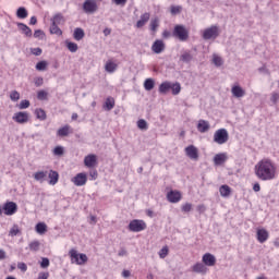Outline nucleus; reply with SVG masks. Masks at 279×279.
Wrapping results in <instances>:
<instances>
[{
  "label": "nucleus",
  "mask_w": 279,
  "mask_h": 279,
  "mask_svg": "<svg viewBox=\"0 0 279 279\" xmlns=\"http://www.w3.org/2000/svg\"><path fill=\"white\" fill-rule=\"evenodd\" d=\"M255 175L267 182L276 179V166L269 159H263L255 166Z\"/></svg>",
  "instance_id": "obj_1"
},
{
  "label": "nucleus",
  "mask_w": 279,
  "mask_h": 279,
  "mask_svg": "<svg viewBox=\"0 0 279 279\" xmlns=\"http://www.w3.org/2000/svg\"><path fill=\"white\" fill-rule=\"evenodd\" d=\"M170 90H172V95H180L182 86L180 85V83H171L169 81L162 82L159 85V93L161 95H167Z\"/></svg>",
  "instance_id": "obj_2"
},
{
  "label": "nucleus",
  "mask_w": 279,
  "mask_h": 279,
  "mask_svg": "<svg viewBox=\"0 0 279 279\" xmlns=\"http://www.w3.org/2000/svg\"><path fill=\"white\" fill-rule=\"evenodd\" d=\"M221 32L219 31V26L211 25L208 28H205L202 35L203 40H217Z\"/></svg>",
  "instance_id": "obj_3"
},
{
  "label": "nucleus",
  "mask_w": 279,
  "mask_h": 279,
  "mask_svg": "<svg viewBox=\"0 0 279 279\" xmlns=\"http://www.w3.org/2000/svg\"><path fill=\"white\" fill-rule=\"evenodd\" d=\"M172 36L181 40V43H184L189 40V31L186 29V27H184V25L178 24L174 26Z\"/></svg>",
  "instance_id": "obj_4"
},
{
  "label": "nucleus",
  "mask_w": 279,
  "mask_h": 279,
  "mask_svg": "<svg viewBox=\"0 0 279 279\" xmlns=\"http://www.w3.org/2000/svg\"><path fill=\"white\" fill-rule=\"evenodd\" d=\"M228 138H230V135L226 129H219L214 134V142L218 145H225V143H228Z\"/></svg>",
  "instance_id": "obj_5"
},
{
  "label": "nucleus",
  "mask_w": 279,
  "mask_h": 279,
  "mask_svg": "<svg viewBox=\"0 0 279 279\" xmlns=\"http://www.w3.org/2000/svg\"><path fill=\"white\" fill-rule=\"evenodd\" d=\"M70 257H71V262L75 263V265H84L88 260V257L86 256V254L77 253V251L73 248L70 251Z\"/></svg>",
  "instance_id": "obj_6"
},
{
  "label": "nucleus",
  "mask_w": 279,
  "mask_h": 279,
  "mask_svg": "<svg viewBox=\"0 0 279 279\" xmlns=\"http://www.w3.org/2000/svg\"><path fill=\"white\" fill-rule=\"evenodd\" d=\"M129 230L130 232H143V230H147V223H145V220H131L129 223Z\"/></svg>",
  "instance_id": "obj_7"
},
{
  "label": "nucleus",
  "mask_w": 279,
  "mask_h": 279,
  "mask_svg": "<svg viewBox=\"0 0 279 279\" xmlns=\"http://www.w3.org/2000/svg\"><path fill=\"white\" fill-rule=\"evenodd\" d=\"M16 210H19V205L14 202H7L2 206V213L7 215V217H12V215H15Z\"/></svg>",
  "instance_id": "obj_8"
},
{
  "label": "nucleus",
  "mask_w": 279,
  "mask_h": 279,
  "mask_svg": "<svg viewBox=\"0 0 279 279\" xmlns=\"http://www.w3.org/2000/svg\"><path fill=\"white\" fill-rule=\"evenodd\" d=\"M83 10L86 14H95L98 10L97 2H95V0H86L83 3Z\"/></svg>",
  "instance_id": "obj_9"
},
{
  "label": "nucleus",
  "mask_w": 279,
  "mask_h": 279,
  "mask_svg": "<svg viewBox=\"0 0 279 279\" xmlns=\"http://www.w3.org/2000/svg\"><path fill=\"white\" fill-rule=\"evenodd\" d=\"M13 121H15V123L25 124L29 121V113L26 111H19L14 113Z\"/></svg>",
  "instance_id": "obj_10"
},
{
  "label": "nucleus",
  "mask_w": 279,
  "mask_h": 279,
  "mask_svg": "<svg viewBox=\"0 0 279 279\" xmlns=\"http://www.w3.org/2000/svg\"><path fill=\"white\" fill-rule=\"evenodd\" d=\"M205 267H215L217 265V257L210 253H205L202 257Z\"/></svg>",
  "instance_id": "obj_11"
},
{
  "label": "nucleus",
  "mask_w": 279,
  "mask_h": 279,
  "mask_svg": "<svg viewBox=\"0 0 279 279\" xmlns=\"http://www.w3.org/2000/svg\"><path fill=\"white\" fill-rule=\"evenodd\" d=\"M185 154L190 157L191 160H198L199 159V150L194 145H190L185 147Z\"/></svg>",
  "instance_id": "obj_12"
},
{
  "label": "nucleus",
  "mask_w": 279,
  "mask_h": 279,
  "mask_svg": "<svg viewBox=\"0 0 279 279\" xmlns=\"http://www.w3.org/2000/svg\"><path fill=\"white\" fill-rule=\"evenodd\" d=\"M73 184L75 186H84L86 182H88V178L86 177V173H77L73 179H72Z\"/></svg>",
  "instance_id": "obj_13"
},
{
  "label": "nucleus",
  "mask_w": 279,
  "mask_h": 279,
  "mask_svg": "<svg viewBox=\"0 0 279 279\" xmlns=\"http://www.w3.org/2000/svg\"><path fill=\"white\" fill-rule=\"evenodd\" d=\"M167 199L171 204H178V202H180V199H182V194L179 191L171 190L167 194Z\"/></svg>",
  "instance_id": "obj_14"
},
{
  "label": "nucleus",
  "mask_w": 279,
  "mask_h": 279,
  "mask_svg": "<svg viewBox=\"0 0 279 279\" xmlns=\"http://www.w3.org/2000/svg\"><path fill=\"white\" fill-rule=\"evenodd\" d=\"M151 51L154 53H162V51H165V41H162L161 39L155 40L151 46Z\"/></svg>",
  "instance_id": "obj_15"
},
{
  "label": "nucleus",
  "mask_w": 279,
  "mask_h": 279,
  "mask_svg": "<svg viewBox=\"0 0 279 279\" xmlns=\"http://www.w3.org/2000/svg\"><path fill=\"white\" fill-rule=\"evenodd\" d=\"M192 271H194V274H202V276H206V274L208 272V267H206L204 263H196L192 267Z\"/></svg>",
  "instance_id": "obj_16"
},
{
  "label": "nucleus",
  "mask_w": 279,
  "mask_h": 279,
  "mask_svg": "<svg viewBox=\"0 0 279 279\" xmlns=\"http://www.w3.org/2000/svg\"><path fill=\"white\" fill-rule=\"evenodd\" d=\"M84 165L85 167H88V169H93V167L97 165V155H87L84 158Z\"/></svg>",
  "instance_id": "obj_17"
},
{
  "label": "nucleus",
  "mask_w": 279,
  "mask_h": 279,
  "mask_svg": "<svg viewBox=\"0 0 279 279\" xmlns=\"http://www.w3.org/2000/svg\"><path fill=\"white\" fill-rule=\"evenodd\" d=\"M151 15L149 13H144L141 15L140 20L136 22V27L141 29V27H145V24L149 22Z\"/></svg>",
  "instance_id": "obj_18"
},
{
  "label": "nucleus",
  "mask_w": 279,
  "mask_h": 279,
  "mask_svg": "<svg viewBox=\"0 0 279 279\" xmlns=\"http://www.w3.org/2000/svg\"><path fill=\"white\" fill-rule=\"evenodd\" d=\"M17 27L20 32L26 36V38H32V28H29V26H27L25 23L19 22Z\"/></svg>",
  "instance_id": "obj_19"
},
{
  "label": "nucleus",
  "mask_w": 279,
  "mask_h": 279,
  "mask_svg": "<svg viewBox=\"0 0 279 279\" xmlns=\"http://www.w3.org/2000/svg\"><path fill=\"white\" fill-rule=\"evenodd\" d=\"M197 130L201 134H206L210 130V124L206 120H199L197 124Z\"/></svg>",
  "instance_id": "obj_20"
},
{
  "label": "nucleus",
  "mask_w": 279,
  "mask_h": 279,
  "mask_svg": "<svg viewBox=\"0 0 279 279\" xmlns=\"http://www.w3.org/2000/svg\"><path fill=\"white\" fill-rule=\"evenodd\" d=\"M269 239V232L266 229H258L257 230V241L259 243H265Z\"/></svg>",
  "instance_id": "obj_21"
},
{
  "label": "nucleus",
  "mask_w": 279,
  "mask_h": 279,
  "mask_svg": "<svg viewBox=\"0 0 279 279\" xmlns=\"http://www.w3.org/2000/svg\"><path fill=\"white\" fill-rule=\"evenodd\" d=\"M48 178L49 184L51 186H56V184H58V180H60V174H58V171L50 170Z\"/></svg>",
  "instance_id": "obj_22"
},
{
  "label": "nucleus",
  "mask_w": 279,
  "mask_h": 279,
  "mask_svg": "<svg viewBox=\"0 0 279 279\" xmlns=\"http://www.w3.org/2000/svg\"><path fill=\"white\" fill-rule=\"evenodd\" d=\"M119 69V65L114 63L112 60H108L105 64V71L107 73H114Z\"/></svg>",
  "instance_id": "obj_23"
},
{
  "label": "nucleus",
  "mask_w": 279,
  "mask_h": 279,
  "mask_svg": "<svg viewBox=\"0 0 279 279\" xmlns=\"http://www.w3.org/2000/svg\"><path fill=\"white\" fill-rule=\"evenodd\" d=\"M226 160H228V157L226 156V154L221 153V154H217L214 157V163L219 167L221 165H223V162H226Z\"/></svg>",
  "instance_id": "obj_24"
},
{
  "label": "nucleus",
  "mask_w": 279,
  "mask_h": 279,
  "mask_svg": "<svg viewBox=\"0 0 279 279\" xmlns=\"http://www.w3.org/2000/svg\"><path fill=\"white\" fill-rule=\"evenodd\" d=\"M51 24L52 25H62V23H64V15H62V13H57L51 17Z\"/></svg>",
  "instance_id": "obj_25"
},
{
  "label": "nucleus",
  "mask_w": 279,
  "mask_h": 279,
  "mask_svg": "<svg viewBox=\"0 0 279 279\" xmlns=\"http://www.w3.org/2000/svg\"><path fill=\"white\" fill-rule=\"evenodd\" d=\"M231 92H232L233 97L241 98V97L245 96V90H243L242 87L239 85H234L232 87Z\"/></svg>",
  "instance_id": "obj_26"
},
{
  "label": "nucleus",
  "mask_w": 279,
  "mask_h": 279,
  "mask_svg": "<svg viewBox=\"0 0 279 279\" xmlns=\"http://www.w3.org/2000/svg\"><path fill=\"white\" fill-rule=\"evenodd\" d=\"M180 61L189 64L193 61V54L190 51H185L181 54Z\"/></svg>",
  "instance_id": "obj_27"
},
{
  "label": "nucleus",
  "mask_w": 279,
  "mask_h": 279,
  "mask_svg": "<svg viewBox=\"0 0 279 279\" xmlns=\"http://www.w3.org/2000/svg\"><path fill=\"white\" fill-rule=\"evenodd\" d=\"M219 193L221 197H230V193H232V189L229 185H221L219 189Z\"/></svg>",
  "instance_id": "obj_28"
},
{
  "label": "nucleus",
  "mask_w": 279,
  "mask_h": 279,
  "mask_svg": "<svg viewBox=\"0 0 279 279\" xmlns=\"http://www.w3.org/2000/svg\"><path fill=\"white\" fill-rule=\"evenodd\" d=\"M35 231L37 232V234H45L47 232V223L38 222L35 226Z\"/></svg>",
  "instance_id": "obj_29"
},
{
  "label": "nucleus",
  "mask_w": 279,
  "mask_h": 279,
  "mask_svg": "<svg viewBox=\"0 0 279 279\" xmlns=\"http://www.w3.org/2000/svg\"><path fill=\"white\" fill-rule=\"evenodd\" d=\"M84 36H86V34L84 33L83 28L77 27L74 29V34H73L74 40H82Z\"/></svg>",
  "instance_id": "obj_30"
},
{
  "label": "nucleus",
  "mask_w": 279,
  "mask_h": 279,
  "mask_svg": "<svg viewBox=\"0 0 279 279\" xmlns=\"http://www.w3.org/2000/svg\"><path fill=\"white\" fill-rule=\"evenodd\" d=\"M156 86V81L154 78H146L144 82V88L145 90H154V87Z\"/></svg>",
  "instance_id": "obj_31"
},
{
  "label": "nucleus",
  "mask_w": 279,
  "mask_h": 279,
  "mask_svg": "<svg viewBox=\"0 0 279 279\" xmlns=\"http://www.w3.org/2000/svg\"><path fill=\"white\" fill-rule=\"evenodd\" d=\"M137 128L138 130H142V132H147V130H149V124H147L145 119H140L137 121Z\"/></svg>",
  "instance_id": "obj_32"
},
{
  "label": "nucleus",
  "mask_w": 279,
  "mask_h": 279,
  "mask_svg": "<svg viewBox=\"0 0 279 279\" xmlns=\"http://www.w3.org/2000/svg\"><path fill=\"white\" fill-rule=\"evenodd\" d=\"M104 108L108 111L112 110V108H114V98L108 97L105 101Z\"/></svg>",
  "instance_id": "obj_33"
},
{
  "label": "nucleus",
  "mask_w": 279,
  "mask_h": 279,
  "mask_svg": "<svg viewBox=\"0 0 279 279\" xmlns=\"http://www.w3.org/2000/svg\"><path fill=\"white\" fill-rule=\"evenodd\" d=\"M35 114L39 121H46L47 120V112L45 109H36Z\"/></svg>",
  "instance_id": "obj_34"
},
{
  "label": "nucleus",
  "mask_w": 279,
  "mask_h": 279,
  "mask_svg": "<svg viewBox=\"0 0 279 279\" xmlns=\"http://www.w3.org/2000/svg\"><path fill=\"white\" fill-rule=\"evenodd\" d=\"M27 9L25 7H20L16 11L17 19H27Z\"/></svg>",
  "instance_id": "obj_35"
},
{
  "label": "nucleus",
  "mask_w": 279,
  "mask_h": 279,
  "mask_svg": "<svg viewBox=\"0 0 279 279\" xmlns=\"http://www.w3.org/2000/svg\"><path fill=\"white\" fill-rule=\"evenodd\" d=\"M50 34H54L56 36H62V29L58 26V24L50 25Z\"/></svg>",
  "instance_id": "obj_36"
},
{
  "label": "nucleus",
  "mask_w": 279,
  "mask_h": 279,
  "mask_svg": "<svg viewBox=\"0 0 279 279\" xmlns=\"http://www.w3.org/2000/svg\"><path fill=\"white\" fill-rule=\"evenodd\" d=\"M69 130H71V126L69 125L62 126L57 131V134L58 136H69Z\"/></svg>",
  "instance_id": "obj_37"
},
{
  "label": "nucleus",
  "mask_w": 279,
  "mask_h": 279,
  "mask_svg": "<svg viewBox=\"0 0 279 279\" xmlns=\"http://www.w3.org/2000/svg\"><path fill=\"white\" fill-rule=\"evenodd\" d=\"M65 46L68 47L69 51H71V53H75L78 49L77 44L73 41H65Z\"/></svg>",
  "instance_id": "obj_38"
},
{
  "label": "nucleus",
  "mask_w": 279,
  "mask_h": 279,
  "mask_svg": "<svg viewBox=\"0 0 279 279\" xmlns=\"http://www.w3.org/2000/svg\"><path fill=\"white\" fill-rule=\"evenodd\" d=\"M46 177H47V171H38V172H35V174H34V179L37 182H43V179Z\"/></svg>",
  "instance_id": "obj_39"
},
{
  "label": "nucleus",
  "mask_w": 279,
  "mask_h": 279,
  "mask_svg": "<svg viewBox=\"0 0 279 279\" xmlns=\"http://www.w3.org/2000/svg\"><path fill=\"white\" fill-rule=\"evenodd\" d=\"M19 234H21V229H19V225H14L9 231V236H16Z\"/></svg>",
  "instance_id": "obj_40"
},
{
  "label": "nucleus",
  "mask_w": 279,
  "mask_h": 279,
  "mask_svg": "<svg viewBox=\"0 0 279 279\" xmlns=\"http://www.w3.org/2000/svg\"><path fill=\"white\" fill-rule=\"evenodd\" d=\"M29 251L31 252H38L40 250V242L39 241H33L29 243Z\"/></svg>",
  "instance_id": "obj_41"
},
{
  "label": "nucleus",
  "mask_w": 279,
  "mask_h": 279,
  "mask_svg": "<svg viewBox=\"0 0 279 279\" xmlns=\"http://www.w3.org/2000/svg\"><path fill=\"white\" fill-rule=\"evenodd\" d=\"M47 66H48L47 61H39V62H37V64L35 65V69H36L37 71H47Z\"/></svg>",
  "instance_id": "obj_42"
},
{
  "label": "nucleus",
  "mask_w": 279,
  "mask_h": 279,
  "mask_svg": "<svg viewBox=\"0 0 279 279\" xmlns=\"http://www.w3.org/2000/svg\"><path fill=\"white\" fill-rule=\"evenodd\" d=\"M48 95L49 94L46 90L41 89L37 93V99H39V101H46Z\"/></svg>",
  "instance_id": "obj_43"
},
{
  "label": "nucleus",
  "mask_w": 279,
  "mask_h": 279,
  "mask_svg": "<svg viewBox=\"0 0 279 279\" xmlns=\"http://www.w3.org/2000/svg\"><path fill=\"white\" fill-rule=\"evenodd\" d=\"M11 101H19L21 99V94L17 90H13L10 94Z\"/></svg>",
  "instance_id": "obj_44"
},
{
  "label": "nucleus",
  "mask_w": 279,
  "mask_h": 279,
  "mask_svg": "<svg viewBox=\"0 0 279 279\" xmlns=\"http://www.w3.org/2000/svg\"><path fill=\"white\" fill-rule=\"evenodd\" d=\"M54 156H64V147L62 146H56L53 149Z\"/></svg>",
  "instance_id": "obj_45"
},
{
  "label": "nucleus",
  "mask_w": 279,
  "mask_h": 279,
  "mask_svg": "<svg viewBox=\"0 0 279 279\" xmlns=\"http://www.w3.org/2000/svg\"><path fill=\"white\" fill-rule=\"evenodd\" d=\"M31 104H29V100L25 99V100H22L19 105V109L20 110H27V108H29Z\"/></svg>",
  "instance_id": "obj_46"
},
{
  "label": "nucleus",
  "mask_w": 279,
  "mask_h": 279,
  "mask_svg": "<svg viewBox=\"0 0 279 279\" xmlns=\"http://www.w3.org/2000/svg\"><path fill=\"white\" fill-rule=\"evenodd\" d=\"M34 38H38L39 40H43V38H45V32L43 29H36L34 32Z\"/></svg>",
  "instance_id": "obj_47"
},
{
  "label": "nucleus",
  "mask_w": 279,
  "mask_h": 279,
  "mask_svg": "<svg viewBox=\"0 0 279 279\" xmlns=\"http://www.w3.org/2000/svg\"><path fill=\"white\" fill-rule=\"evenodd\" d=\"M213 62L215 66H221L223 64V60L219 56H214Z\"/></svg>",
  "instance_id": "obj_48"
},
{
  "label": "nucleus",
  "mask_w": 279,
  "mask_h": 279,
  "mask_svg": "<svg viewBox=\"0 0 279 279\" xmlns=\"http://www.w3.org/2000/svg\"><path fill=\"white\" fill-rule=\"evenodd\" d=\"M159 27L158 19H154L150 21V31L156 32Z\"/></svg>",
  "instance_id": "obj_49"
},
{
  "label": "nucleus",
  "mask_w": 279,
  "mask_h": 279,
  "mask_svg": "<svg viewBox=\"0 0 279 279\" xmlns=\"http://www.w3.org/2000/svg\"><path fill=\"white\" fill-rule=\"evenodd\" d=\"M170 12L171 14L175 15V14H180V12H182V7L180 5H172L170 8Z\"/></svg>",
  "instance_id": "obj_50"
},
{
  "label": "nucleus",
  "mask_w": 279,
  "mask_h": 279,
  "mask_svg": "<svg viewBox=\"0 0 279 279\" xmlns=\"http://www.w3.org/2000/svg\"><path fill=\"white\" fill-rule=\"evenodd\" d=\"M181 210L183 213H191V210H193V204L191 203H186L181 207Z\"/></svg>",
  "instance_id": "obj_51"
},
{
  "label": "nucleus",
  "mask_w": 279,
  "mask_h": 279,
  "mask_svg": "<svg viewBox=\"0 0 279 279\" xmlns=\"http://www.w3.org/2000/svg\"><path fill=\"white\" fill-rule=\"evenodd\" d=\"M49 265H50L49 258L43 257L41 262H40L41 269H47V267H49Z\"/></svg>",
  "instance_id": "obj_52"
},
{
  "label": "nucleus",
  "mask_w": 279,
  "mask_h": 279,
  "mask_svg": "<svg viewBox=\"0 0 279 279\" xmlns=\"http://www.w3.org/2000/svg\"><path fill=\"white\" fill-rule=\"evenodd\" d=\"M169 254V248L162 247L159 252V257L160 258H167V255Z\"/></svg>",
  "instance_id": "obj_53"
},
{
  "label": "nucleus",
  "mask_w": 279,
  "mask_h": 279,
  "mask_svg": "<svg viewBox=\"0 0 279 279\" xmlns=\"http://www.w3.org/2000/svg\"><path fill=\"white\" fill-rule=\"evenodd\" d=\"M34 83H35V86H36L37 88H39V86H43V84H45V80H44L43 77H36V78L34 80Z\"/></svg>",
  "instance_id": "obj_54"
},
{
  "label": "nucleus",
  "mask_w": 279,
  "mask_h": 279,
  "mask_svg": "<svg viewBox=\"0 0 279 279\" xmlns=\"http://www.w3.org/2000/svg\"><path fill=\"white\" fill-rule=\"evenodd\" d=\"M31 53H33V56H41L43 54V49L41 48H33L31 50Z\"/></svg>",
  "instance_id": "obj_55"
},
{
  "label": "nucleus",
  "mask_w": 279,
  "mask_h": 279,
  "mask_svg": "<svg viewBox=\"0 0 279 279\" xmlns=\"http://www.w3.org/2000/svg\"><path fill=\"white\" fill-rule=\"evenodd\" d=\"M17 269H21L23 272L27 271V264L25 263H19Z\"/></svg>",
  "instance_id": "obj_56"
},
{
  "label": "nucleus",
  "mask_w": 279,
  "mask_h": 279,
  "mask_svg": "<svg viewBox=\"0 0 279 279\" xmlns=\"http://www.w3.org/2000/svg\"><path fill=\"white\" fill-rule=\"evenodd\" d=\"M278 99H279V94L278 93H274L271 95L270 100L272 101V104H278Z\"/></svg>",
  "instance_id": "obj_57"
},
{
  "label": "nucleus",
  "mask_w": 279,
  "mask_h": 279,
  "mask_svg": "<svg viewBox=\"0 0 279 279\" xmlns=\"http://www.w3.org/2000/svg\"><path fill=\"white\" fill-rule=\"evenodd\" d=\"M38 279H49V272H39Z\"/></svg>",
  "instance_id": "obj_58"
},
{
  "label": "nucleus",
  "mask_w": 279,
  "mask_h": 279,
  "mask_svg": "<svg viewBox=\"0 0 279 279\" xmlns=\"http://www.w3.org/2000/svg\"><path fill=\"white\" fill-rule=\"evenodd\" d=\"M116 5H125L128 3V0H112Z\"/></svg>",
  "instance_id": "obj_59"
},
{
  "label": "nucleus",
  "mask_w": 279,
  "mask_h": 279,
  "mask_svg": "<svg viewBox=\"0 0 279 279\" xmlns=\"http://www.w3.org/2000/svg\"><path fill=\"white\" fill-rule=\"evenodd\" d=\"M118 256H128V251L125 248H121L118 253Z\"/></svg>",
  "instance_id": "obj_60"
},
{
  "label": "nucleus",
  "mask_w": 279,
  "mask_h": 279,
  "mask_svg": "<svg viewBox=\"0 0 279 279\" xmlns=\"http://www.w3.org/2000/svg\"><path fill=\"white\" fill-rule=\"evenodd\" d=\"M38 23V19L36 16H32L29 20V25H36Z\"/></svg>",
  "instance_id": "obj_61"
},
{
  "label": "nucleus",
  "mask_w": 279,
  "mask_h": 279,
  "mask_svg": "<svg viewBox=\"0 0 279 279\" xmlns=\"http://www.w3.org/2000/svg\"><path fill=\"white\" fill-rule=\"evenodd\" d=\"M253 191H254L255 193H258V192L260 191V184H259V183H255V184L253 185Z\"/></svg>",
  "instance_id": "obj_62"
},
{
  "label": "nucleus",
  "mask_w": 279,
  "mask_h": 279,
  "mask_svg": "<svg viewBox=\"0 0 279 279\" xmlns=\"http://www.w3.org/2000/svg\"><path fill=\"white\" fill-rule=\"evenodd\" d=\"M0 260H5V251L0 248Z\"/></svg>",
  "instance_id": "obj_63"
},
{
  "label": "nucleus",
  "mask_w": 279,
  "mask_h": 279,
  "mask_svg": "<svg viewBox=\"0 0 279 279\" xmlns=\"http://www.w3.org/2000/svg\"><path fill=\"white\" fill-rule=\"evenodd\" d=\"M122 276L123 278H130V270H123Z\"/></svg>",
  "instance_id": "obj_64"
}]
</instances>
